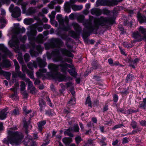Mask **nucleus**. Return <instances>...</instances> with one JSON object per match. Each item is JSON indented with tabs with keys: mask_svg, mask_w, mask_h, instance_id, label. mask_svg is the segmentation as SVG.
Segmentation results:
<instances>
[{
	"mask_svg": "<svg viewBox=\"0 0 146 146\" xmlns=\"http://www.w3.org/2000/svg\"><path fill=\"white\" fill-rule=\"evenodd\" d=\"M74 28L75 31H71L69 32L70 36L76 40L78 39L81 34L84 42L88 44L89 41L88 37L92 34H100V33L98 32L100 28Z\"/></svg>",
	"mask_w": 146,
	"mask_h": 146,
	"instance_id": "obj_1",
	"label": "nucleus"
},
{
	"mask_svg": "<svg viewBox=\"0 0 146 146\" xmlns=\"http://www.w3.org/2000/svg\"><path fill=\"white\" fill-rule=\"evenodd\" d=\"M8 134L9 136L7 139L4 138L3 141V143L8 145H9V143L17 145H20L24 137L22 133L18 131H14L9 130Z\"/></svg>",
	"mask_w": 146,
	"mask_h": 146,
	"instance_id": "obj_2",
	"label": "nucleus"
},
{
	"mask_svg": "<svg viewBox=\"0 0 146 146\" xmlns=\"http://www.w3.org/2000/svg\"><path fill=\"white\" fill-rule=\"evenodd\" d=\"M56 53L55 54L54 56L58 57V59L55 58L54 61L56 62H60L61 63L58 65L59 66L61 67V71L63 73H65L67 69L68 68H72V65L68 64L66 62L69 63H72V60L69 58L65 57L63 58L62 56L60 55V52H59L58 50H56Z\"/></svg>",
	"mask_w": 146,
	"mask_h": 146,
	"instance_id": "obj_3",
	"label": "nucleus"
},
{
	"mask_svg": "<svg viewBox=\"0 0 146 146\" xmlns=\"http://www.w3.org/2000/svg\"><path fill=\"white\" fill-rule=\"evenodd\" d=\"M29 29H31V30L27 32V35L28 36V40L30 41V42L35 41L39 43H43V39L46 40V38H45L41 34L38 35L36 37H35L37 33L36 29L35 28H27L28 30H29Z\"/></svg>",
	"mask_w": 146,
	"mask_h": 146,
	"instance_id": "obj_4",
	"label": "nucleus"
},
{
	"mask_svg": "<svg viewBox=\"0 0 146 146\" xmlns=\"http://www.w3.org/2000/svg\"><path fill=\"white\" fill-rule=\"evenodd\" d=\"M56 50H58L59 52H60L62 56H66L69 57L73 58L74 55L70 52L65 48H59L54 49L52 51L51 53L47 52L46 53V57L48 60H50L52 56V60L54 62H56L54 61L55 58L58 59V57L54 56V54H56Z\"/></svg>",
	"mask_w": 146,
	"mask_h": 146,
	"instance_id": "obj_5",
	"label": "nucleus"
},
{
	"mask_svg": "<svg viewBox=\"0 0 146 146\" xmlns=\"http://www.w3.org/2000/svg\"><path fill=\"white\" fill-rule=\"evenodd\" d=\"M58 65L53 63L48 64V67L50 71L47 74L48 75L54 80H57L59 82H61L62 75L58 72Z\"/></svg>",
	"mask_w": 146,
	"mask_h": 146,
	"instance_id": "obj_6",
	"label": "nucleus"
},
{
	"mask_svg": "<svg viewBox=\"0 0 146 146\" xmlns=\"http://www.w3.org/2000/svg\"><path fill=\"white\" fill-rule=\"evenodd\" d=\"M49 42L44 44L45 49L48 50L50 48H61L64 45V42L61 39L58 38H52L49 39Z\"/></svg>",
	"mask_w": 146,
	"mask_h": 146,
	"instance_id": "obj_7",
	"label": "nucleus"
},
{
	"mask_svg": "<svg viewBox=\"0 0 146 146\" xmlns=\"http://www.w3.org/2000/svg\"><path fill=\"white\" fill-rule=\"evenodd\" d=\"M115 18L111 17L110 18L100 17L94 21L96 25H97L103 26L106 24H113L115 22Z\"/></svg>",
	"mask_w": 146,
	"mask_h": 146,
	"instance_id": "obj_8",
	"label": "nucleus"
},
{
	"mask_svg": "<svg viewBox=\"0 0 146 146\" xmlns=\"http://www.w3.org/2000/svg\"><path fill=\"white\" fill-rule=\"evenodd\" d=\"M11 66L10 61L8 59H6L4 61V62L2 64L0 63V74L3 75L7 80H9L10 79L11 73L5 71L1 70V66L4 67L9 68Z\"/></svg>",
	"mask_w": 146,
	"mask_h": 146,
	"instance_id": "obj_9",
	"label": "nucleus"
},
{
	"mask_svg": "<svg viewBox=\"0 0 146 146\" xmlns=\"http://www.w3.org/2000/svg\"><path fill=\"white\" fill-rule=\"evenodd\" d=\"M30 44L29 53L32 56H36L38 55V52L35 51L36 50L38 52L41 51L42 48L40 45H36L35 44V41L29 42Z\"/></svg>",
	"mask_w": 146,
	"mask_h": 146,
	"instance_id": "obj_10",
	"label": "nucleus"
},
{
	"mask_svg": "<svg viewBox=\"0 0 146 146\" xmlns=\"http://www.w3.org/2000/svg\"><path fill=\"white\" fill-rule=\"evenodd\" d=\"M56 19L60 27H67L68 26L69 20L67 16L63 18L62 15L58 14L56 15Z\"/></svg>",
	"mask_w": 146,
	"mask_h": 146,
	"instance_id": "obj_11",
	"label": "nucleus"
},
{
	"mask_svg": "<svg viewBox=\"0 0 146 146\" xmlns=\"http://www.w3.org/2000/svg\"><path fill=\"white\" fill-rule=\"evenodd\" d=\"M140 60V58L136 57L133 60L130 55H129L125 59V61L129 63V66L130 67L135 69V65H137Z\"/></svg>",
	"mask_w": 146,
	"mask_h": 146,
	"instance_id": "obj_12",
	"label": "nucleus"
},
{
	"mask_svg": "<svg viewBox=\"0 0 146 146\" xmlns=\"http://www.w3.org/2000/svg\"><path fill=\"white\" fill-rule=\"evenodd\" d=\"M132 37L135 40V42H140L143 40L142 35L138 31H135L132 34Z\"/></svg>",
	"mask_w": 146,
	"mask_h": 146,
	"instance_id": "obj_13",
	"label": "nucleus"
},
{
	"mask_svg": "<svg viewBox=\"0 0 146 146\" xmlns=\"http://www.w3.org/2000/svg\"><path fill=\"white\" fill-rule=\"evenodd\" d=\"M11 12H12V16L14 18H17L21 15V10L18 7H15Z\"/></svg>",
	"mask_w": 146,
	"mask_h": 146,
	"instance_id": "obj_14",
	"label": "nucleus"
},
{
	"mask_svg": "<svg viewBox=\"0 0 146 146\" xmlns=\"http://www.w3.org/2000/svg\"><path fill=\"white\" fill-rule=\"evenodd\" d=\"M36 62L38 66L40 68H44L47 64L45 59H42L38 57L36 59Z\"/></svg>",
	"mask_w": 146,
	"mask_h": 146,
	"instance_id": "obj_15",
	"label": "nucleus"
},
{
	"mask_svg": "<svg viewBox=\"0 0 146 146\" xmlns=\"http://www.w3.org/2000/svg\"><path fill=\"white\" fill-rule=\"evenodd\" d=\"M25 74H23L21 71H16L15 72L12 73V76L14 78H16L18 76L23 80H25L26 79Z\"/></svg>",
	"mask_w": 146,
	"mask_h": 146,
	"instance_id": "obj_16",
	"label": "nucleus"
},
{
	"mask_svg": "<svg viewBox=\"0 0 146 146\" xmlns=\"http://www.w3.org/2000/svg\"><path fill=\"white\" fill-rule=\"evenodd\" d=\"M0 50L2 51L9 56H11L12 55L11 52L3 44H0Z\"/></svg>",
	"mask_w": 146,
	"mask_h": 146,
	"instance_id": "obj_17",
	"label": "nucleus"
},
{
	"mask_svg": "<svg viewBox=\"0 0 146 146\" xmlns=\"http://www.w3.org/2000/svg\"><path fill=\"white\" fill-rule=\"evenodd\" d=\"M72 28H57V29L55 31V34L60 36L63 34L65 31H67L70 30Z\"/></svg>",
	"mask_w": 146,
	"mask_h": 146,
	"instance_id": "obj_18",
	"label": "nucleus"
},
{
	"mask_svg": "<svg viewBox=\"0 0 146 146\" xmlns=\"http://www.w3.org/2000/svg\"><path fill=\"white\" fill-rule=\"evenodd\" d=\"M7 108H5L0 111V119L1 120H5L7 117L8 112L7 111Z\"/></svg>",
	"mask_w": 146,
	"mask_h": 146,
	"instance_id": "obj_19",
	"label": "nucleus"
},
{
	"mask_svg": "<svg viewBox=\"0 0 146 146\" xmlns=\"http://www.w3.org/2000/svg\"><path fill=\"white\" fill-rule=\"evenodd\" d=\"M12 30L13 34L18 35L20 34L24 33L26 29L25 28H12Z\"/></svg>",
	"mask_w": 146,
	"mask_h": 146,
	"instance_id": "obj_20",
	"label": "nucleus"
},
{
	"mask_svg": "<svg viewBox=\"0 0 146 146\" xmlns=\"http://www.w3.org/2000/svg\"><path fill=\"white\" fill-rule=\"evenodd\" d=\"M71 69H68L66 71L69 72L70 75L74 78H76L77 75V73L76 71V69L74 66H72Z\"/></svg>",
	"mask_w": 146,
	"mask_h": 146,
	"instance_id": "obj_21",
	"label": "nucleus"
},
{
	"mask_svg": "<svg viewBox=\"0 0 146 146\" xmlns=\"http://www.w3.org/2000/svg\"><path fill=\"white\" fill-rule=\"evenodd\" d=\"M34 19L37 20V21L36 23L32 25V27H41L40 26L43 24L42 21L37 17H35Z\"/></svg>",
	"mask_w": 146,
	"mask_h": 146,
	"instance_id": "obj_22",
	"label": "nucleus"
},
{
	"mask_svg": "<svg viewBox=\"0 0 146 146\" xmlns=\"http://www.w3.org/2000/svg\"><path fill=\"white\" fill-rule=\"evenodd\" d=\"M46 122V120H43L40 121L39 122L37 123L38 131L40 133H42V132L43 127L45 125Z\"/></svg>",
	"mask_w": 146,
	"mask_h": 146,
	"instance_id": "obj_23",
	"label": "nucleus"
},
{
	"mask_svg": "<svg viewBox=\"0 0 146 146\" xmlns=\"http://www.w3.org/2000/svg\"><path fill=\"white\" fill-rule=\"evenodd\" d=\"M39 105L40 108V112L43 111V110L46 106L45 102L42 99H40L38 101Z\"/></svg>",
	"mask_w": 146,
	"mask_h": 146,
	"instance_id": "obj_24",
	"label": "nucleus"
},
{
	"mask_svg": "<svg viewBox=\"0 0 146 146\" xmlns=\"http://www.w3.org/2000/svg\"><path fill=\"white\" fill-rule=\"evenodd\" d=\"M137 18L138 21L140 23L144 22L146 23V17L143 15H141V14L139 12L137 14Z\"/></svg>",
	"mask_w": 146,
	"mask_h": 146,
	"instance_id": "obj_25",
	"label": "nucleus"
},
{
	"mask_svg": "<svg viewBox=\"0 0 146 146\" xmlns=\"http://www.w3.org/2000/svg\"><path fill=\"white\" fill-rule=\"evenodd\" d=\"M62 142L66 146L69 145L72 141V138L70 137H64L62 139Z\"/></svg>",
	"mask_w": 146,
	"mask_h": 146,
	"instance_id": "obj_26",
	"label": "nucleus"
},
{
	"mask_svg": "<svg viewBox=\"0 0 146 146\" xmlns=\"http://www.w3.org/2000/svg\"><path fill=\"white\" fill-rule=\"evenodd\" d=\"M134 78L133 75L132 74H128L126 77L125 81L126 83L131 82Z\"/></svg>",
	"mask_w": 146,
	"mask_h": 146,
	"instance_id": "obj_27",
	"label": "nucleus"
},
{
	"mask_svg": "<svg viewBox=\"0 0 146 146\" xmlns=\"http://www.w3.org/2000/svg\"><path fill=\"white\" fill-rule=\"evenodd\" d=\"M91 13L93 15L99 16L101 14V11L96 8H94L91 10Z\"/></svg>",
	"mask_w": 146,
	"mask_h": 146,
	"instance_id": "obj_28",
	"label": "nucleus"
},
{
	"mask_svg": "<svg viewBox=\"0 0 146 146\" xmlns=\"http://www.w3.org/2000/svg\"><path fill=\"white\" fill-rule=\"evenodd\" d=\"M9 45L11 47H14L15 48L14 50L15 52L21 54L20 48L18 45H15V44L13 42H11L9 43Z\"/></svg>",
	"mask_w": 146,
	"mask_h": 146,
	"instance_id": "obj_29",
	"label": "nucleus"
},
{
	"mask_svg": "<svg viewBox=\"0 0 146 146\" xmlns=\"http://www.w3.org/2000/svg\"><path fill=\"white\" fill-rule=\"evenodd\" d=\"M36 12V9L35 8L30 7L29 8L26 12L27 15H31L35 13Z\"/></svg>",
	"mask_w": 146,
	"mask_h": 146,
	"instance_id": "obj_30",
	"label": "nucleus"
},
{
	"mask_svg": "<svg viewBox=\"0 0 146 146\" xmlns=\"http://www.w3.org/2000/svg\"><path fill=\"white\" fill-rule=\"evenodd\" d=\"M104 6H114L113 0H104Z\"/></svg>",
	"mask_w": 146,
	"mask_h": 146,
	"instance_id": "obj_31",
	"label": "nucleus"
},
{
	"mask_svg": "<svg viewBox=\"0 0 146 146\" xmlns=\"http://www.w3.org/2000/svg\"><path fill=\"white\" fill-rule=\"evenodd\" d=\"M34 21V19L32 18H27L24 20V23L27 25H29Z\"/></svg>",
	"mask_w": 146,
	"mask_h": 146,
	"instance_id": "obj_32",
	"label": "nucleus"
},
{
	"mask_svg": "<svg viewBox=\"0 0 146 146\" xmlns=\"http://www.w3.org/2000/svg\"><path fill=\"white\" fill-rule=\"evenodd\" d=\"M73 78L70 76H66L64 75L62 76L61 80L60 81L66 82L67 81H70L72 80Z\"/></svg>",
	"mask_w": 146,
	"mask_h": 146,
	"instance_id": "obj_33",
	"label": "nucleus"
},
{
	"mask_svg": "<svg viewBox=\"0 0 146 146\" xmlns=\"http://www.w3.org/2000/svg\"><path fill=\"white\" fill-rule=\"evenodd\" d=\"M73 41L74 40L71 38H69L67 39L66 40L65 45L68 48L72 49V46L71 45H70L68 44V42H71L73 43Z\"/></svg>",
	"mask_w": 146,
	"mask_h": 146,
	"instance_id": "obj_34",
	"label": "nucleus"
},
{
	"mask_svg": "<svg viewBox=\"0 0 146 146\" xmlns=\"http://www.w3.org/2000/svg\"><path fill=\"white\" fill-rule=\"evenodd\" d=\"M28 3L27 2H24L22 3L21 4L22 6V12L23 13H26V6L28 5Z\"/></svg>",
	"mask_w": 146,
	"mask_h": 146,
	"instance_id": "obj_35",
	"label": "nucleus"
},
{
	"mask_svg": "<svg viewBox=\"0 0 146 146\" xmlns=\"http://www.w3.org/2000/svg\"><path fill=\"white\" fill-rule=\"evenodd\" d=\"M83 8L82 5H73L72 7L73 10L75 11H80Z\"/></svg>",
	"mask_w": 146,
	"mask_h": 146,
	"instance_id": "obj_36",
	"label": "nucleus"
},
{
	"mask_svg": "<svg viewBox=\"0 0 146 146\" xmlns=\"http://www.w3.org/2000/svg\"><path fill=\"white\" fill-rule=\"evenodd\" d=\"M143 103L139 104L138 106L142 108L144 110H146V98H144L143 101Z\"/></svg>",
	"mask_w": 146,
	"mask_h": 146,
	"instance_id": "obj_37",
	"label": "nucleus"
},
{
	"mask_svg": "<svg viewBox=\"0 0 146 146\" xmlns=\"http://www.w3.org/2000/svg\"><path fill=\"white\" fill-rule=\"evenodd\" d=\"M87 104H88V106L89 107L91 108L92 107V101L90 97L89 96H88L86 99V100L85 102V104L86 105Z\"/></svg>",
	"mask_w": 146,
	"mask_h": 146,
	"instance_id": "obj_38",
	"label": "nucleus"
},
{
	"mask_svg": "<svg viewBox=\"0 0 146 146\" xmlns=\"http://www.w3.org/2000/svg\"><path fill=\"white\" fill-rule=\"evenodd\" d=\"M0 23L1 24V27H5V25L7 23V21L4 17H1L0 18Z\"/></svg>",
	"mask_w": 146,
	"mask_h": 146,
	"instance_id": "obj_39",
	"label": "nucleus"
},
{
	"mask_svg": "<svg viewBox=\"0 0 146 146\" xmlns=\"http://www.w3.org/2000/svg\"><path fill=\"white\" fill-rule=\"evenodd\" d=\"M54 112V110L53 109H49L45 111V114L48 116H50L53 115V113Z\"/></svg>",
	"mask_w": 146,
	"mask_h": 146,
	"instance_id": "obj_40",
	"label": "nucleus"
},
{
	"mask_svg": "<svg viewBox=\"0 0 146 146\" xmlns=\"http://www.w3.org/2000/svg\"><path fill=\"white\" fill-rule=\"evenodd\" d=\"M96 7L104 6V0H97L96 2Z\"/></svg>",
	"mask_w": 146,
	"mask_h": 146,
	"instance_id": "obj_41",
	"label": "nucleus"
},
{
	"mask_svg": "<svg viewBox=\"0 0 146 146\" xmlns=\"http://www.w3.org/2000/svg\"><path fill=\"white\" fill-rule=\"evenodd\" d=\"M70 5H71L69 3L67 2L66 3L64 9L66 12L69 13L70 12V9L69 7Z\"/></svg>",
	"mask_w": 146,
	"mask_h": 146,
	"instance_id": "obj_42",
	"label": "nucleus"
},
{
	"mask_svg": "<svg viewBox=\"0 0 146 146\" xmlns=\"http://www.w3.org/2000/svg\"><path fill=\"white\" fill-rule=\"evenodd\" d=\"M139 110L138 109L135 110L130 109H128L127 111V113L128 114H130L132 113H136L139 111Z\"/></svg>",
	"mask_w": 146,
	"mask_h": 146,
	"instance_id": "obj_43",
	"label": "nucleus"
},
{
	"mask_svg": "<svg viewBox=\"0 0 146 146\" xmlns=\"http://www.w3.org/2000/svg\"><path fill=\"white\" fill-rule=\"evenodd\" d=\"M92 66L93 68L95 69H96L98 68L99 64L97 60H94L93 61Z\"/></svg>",
	"mask_w": 146,
	"mask_h": 146,
	"instance_id": "obj_44",
	"label": "nucleus"
},
{
	"mask_svg": "<svg viewBox=\"0 0 146 146\" xmlns=\"http://www.w3.org/2000/svg\"><path fill=\"white\" fill-rule=\"evenodd\" d=\"M123 45L124 47L127 48H130L132 47V45L131 44L128 43L127 42H123Z\"/></svg>",
	"mask_w": 146,
	"mask_h": 146,
	"instance_id": "obj_45",
	"label": "nucleus"
},
{
	"mask_svg": "<svg viewBox=\"0 0 146 146\" xmlns=\"http://www.w3.org/2000/svg\"><path fill=\"white\" fill-rule=\"evenodd\" d=\"M13 94H12L10 98H13L15 100L19 99V98L17 96V91L13 92Z\"/></svg>",
	"mask_w": 146,
	"mask_h": 146,
	"instance_id": "obj_46",
	"label": "nucleus"
},
{
	"mask_svg": "<svg viewBox=\"0 0 146 146\" xmlns=\"http://www.w3.org/2000/svg\"><path fill=\"white\" fill-rule=\"evenodd\" d=\"M130 125L132 127L133 129H134L137 127V123L136 121L132 120L130 124Z\"/></svg>",
	"mask_w": 146,
	"mask_h": 146,
	"instance_id": "obj_47",
	"label": "nucleus"
},
{
	"mask_svg": "<svg viewBox=\"0 0 146 146\" xmlns=\"http://www.w3.org/2000/svg\"><path fill=\"white\" fill-rule=\"evenodd\" d=\"M74 139L76 144L78 145L79 144L80 142L82 141L81 137L79 136H78L75 137Z\"/></svg>",
	"mask_w": 146,
	"mask_h": 146,
	"instance_id": "obj_48",
	"label": "nucleus"
},
{
	"mask_svg": "<svg viewBox=\"0 0 146 146\" xmlns=\"http://www.w3.org/2000/svg\"><path fill=\"white\" fill-rule=\"evenodd\" d=\"M56 12L54 11L52 12L49 15V16L50 20L54 19L55 17Z\"/></svg>",
	"mask_w": 146,
	"mask_h": 146,
	"instance_id": "obj_49",
	"label": "nucleus"
},
{
	"mask_svg": "<svg viewBox=\"0 0 146 146\" xmlns=\"http://www.w3.org/2000/svg\"><path fill=\"white\" fill-rule=\"evenodd\" d=\"M140 128L139 127H137L135 129H134L131 132L129 133V135H133L135 133H137L139 131H140Z\"/></svg>",
	"mask_w": 146,
	"mask_h": 146,
	"instance_id": "obj_50",
	"label": "nucleus"
},
{
	"mask_svg": "<svg viewBox=\"0 0 146 146\" xmlns=\"http://www.w3.org/2000/svg\"><path fill=\"white\" fill-rule=\"evenodd\" d=\"M60 37L62 39L65 40H66L67 39L69 38L68 37V36L65 33L62 34Z\"/></svg>",
	"mask_w": 146,
	"mask_h": 146,
	"instance_id": "obj_51",
	"label": "nucleus"
},
{
	"mask_svg": "<svg viewBox=\"0 0 146 146\" xmlns=\"http://www.w3.org/2000/svg\"><path fill=\"white\" fill-rule=\"evenodd\" d=\"M21 84L20 85L21 90V91H23L25 89V82L23 81H21Z\"/></svg>",
	"mask_w": 146,
	"mask_h": 146,
	"instance_id": "obj_52",
	"label": "nucleus"
},
{
	"mask_svg": "<svg viewBox=\"0 0 146 146\" xmlns=\"http://www.w3.org/2000/svg\"><path fill=\"white\" fill-rule=\"evenodd\" d=\"M49 33V31H44L43 32V35H42L44 36V37L45 38H46V40H45L44 39H43V42L44 41H45L47 40V38H48V37H47V36L48 35Z\"/></svg>",
	"mask_w": 146,
	"mask_h": 146,
	"instance_id": "obj_53",
	"label": "nucleus"
},
{
	"mask_svg": "<svg viewBox=\"0 0 146 146\" xmlns=\"http://www.w3.org/2000/svg\"><path fill=\"white\" fill-rule=\"evenodd\" d=\"M139 32L144 35L146 33V29L145 28H138Z\"/></svg>",
	"mask_w": 146,
	"mask_h": 146,
	"instance_id": "obj_54",
	"label": "nucleus"
},
{
	"mask_svg": "<svg viewBox=\"0 0 146 146\" xmlns=\"http://www.w3.org/2000/svg\"><path fill=\"white\" fill-rule=\"evenodd\" d=\"M24 59L25 62H27L30 60V56L27 53H26L24 56Z\"/></svg>",
	"mask_w": 146,
	"mask_h": 146,
	"instance_id": "obj_55",
	"label": "nucleus"
},
{
	"mask_svg": "<svg viewBox=\"0 0 146 146\" xmlns=\"http://www.w3.org/2000/svg\"><path fill=\"white\" fill-rule=\"evenodd\" d=\"M123 126V124L116 125L112 128V129L114 131L117 129L121 128Z\"/></svg>",
	"mask_w": 146,
	"mask_h": 146,
	"instance_id": "obj_56",
	"label": "nucleus"
},
{
	"mask_svg": "<svg viewBox=\"0 0 146 146\" xmlns=\"http://www.w3.org/2000/svg\"><path fill=\"white\" fill-rule=\"evenodd\" d=\"M27 39V36L26 35H24L23 36H21L19 38L20 41L22 42H25Z\"/></svg>",
	"mask_w": 146,
	"mask_h": 146,
	"instance_id": "obj_57",
	"label": "nucleus"
},
{
	"mask_svg": "<svg viewBox=\"0 0 146 146\" xmlns=\"http://www.w3.org/2000/svg\"><path fill=\"white\" fill-rule=\"evenodd\" d=\"M129 138L127 137L123 138L122 140V143L123 144L128 143L129 141Z\"/></svg>",
	"mask_w": 146,
	"mask_h": 146,
	"instance_id": "obj_58",
	"label": "nucleus"
},
{
	"mask_svg": "<svg viewBox=\"0 0 146 146\" xmlns=\"http://www.w3.org/2000/svg\"><path fill=\"white\" fill-rule=\"evenodd\" d=\"M22 71H23V72H25V71H26L27 73V74L29 73V72H30L31 70L28 69H27V67L25 66H22Z\"/></svg>",
	"mask_w": 146,
	"mask_h": 146,
	"instance_id": "obj_59",
	"label": "nucleus"
},
{
	"mask_svg": "<svg viewBox=\"0 0 146 146\" xmlns=\"http://www.w3.org/2000/svg\"><path fill=\"white\" fill-rule=\"evenodd\" d=\"M113 101L114 102L117 103L118 100V95L116 94H115L113 96Z\"/></svg>",
	"mask_w": 146,
	"mask_h": 146,
	"instance_id": "obj_60",
	"label": "nucleus"
},
{
	"mask_svg": "<svg viewBox=\"0 0 146 146\" xmlns=\"http://www.w3.org/2000/svg\"><path fill=\"white\" fill-rule=\"evenodd\" d=\"M74 130L75 132H78L79 131V127L77 124L75 125L74 126Z\"/></svg>",
	"mask_w": 146,
	"mask_h": 146,
	"instance_id": "obj_61",
	"label": "nucleus"
},
{
	"mask_svg": "<svg viewBox=\"0 0 146 146\" xmlns=\"http://www.w3.org/2000/svg\"><path fill=\"white\" fill-rule=\"evenodd\" d=\"M56 4L54 1H52L48 5V7L50 9H52L54 8V5Z\"/></svg>",
	"mask_w": 146,
	"mask_h": 146,
	"instance_id": "obj_62",
	"label": "nucleus"
},
{
	"mask_svg": "<svg viewBox=\"0 0 146 146\" xmlns=\"http://www.w3.org/2000/svg\"><path fill=\"white\" fill-rule=\"evenodd\" d=\"M69 90L74 97L75 94V92L74 90V87L70 88Z\"/></svg>",
	"mask_w": 146,
	"mask_h": 146,
	"instance_id": "obj_63",
	"label": "nucleus"
},
{
	"mask_svg": "<svg viewBox=\"0 0 146 146\" xmlns=\"http://www.w3.org/2000/svg\"><path fill=\"white\" fill-rule=\"evenodd\" d=\"M120 93L123 96H124L127 95L129 93V92L126 90L124 91L120 92Z\"/></svg>",
	"mask_w": 146,
	"mask_h": 146,
	"instance_id": "obj_64",
	"label": "nucleus"
}]
</instances>
